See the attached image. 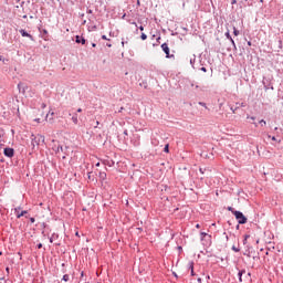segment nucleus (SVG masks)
I'll return each mask as SVG.
<instances>
[{
	"label": "nucleus",
	"instance_id": "1",
	"mask_svg": "<svg viewBox=\"0 0 283 283\" xmlns=\"http://www.w3.org/2000/svg\"><path fill=\"white\" fill-rule=\"evenodd\" d=\"M239 224H247V217L240 211H232Z\"/></svg>",
	"mask_w": 283,
	"mask_h": 283
},
{
	"label": "nucleus",
	"instance_id": "2",
	"mask_svg": "<svg viewBox=\"0 0 283 283\" xmlns=\"http://www.w3.org/2000/svg\"><path fill=\"white\" fill-rule=\"evenodd\" d=\"M161 50H163V52H165L166 59H174V55L169 54V44L163 43Z\"/></svg>",
	"mask_w": 283,
	"mask_h": 283
},
{
	"label": "nucleus",
	"instance_id": "3",
	"mask_svg": "<svg viewBox=\"0 0 283 283\" xmlns=\"http://www.w3.org/2000/svg\"><path fill=\"white\" fill-rule=\"evenodd\" d=\"M19 32L21 36H27L28 39H30V41H34V36H32V34L28 33L25 30L20 29Z\"/></svg>",
	"mask_w": 283,
	"mask_h": 283
},
{
	"label": "nucleus",
	"instance_id": "4",
	"mask_svg": "<svg viewBox=\"0 0 283 283\" xmlns=\"http://www.w3.org/2000/svg\"><path fill=\"white\" fill-rule=\"evenodd\" d=\"M4 156H7L8 158H12V156H14V149L4 148Z\"/></svg>",
	"mask_w": 283,
	"mask_h": 283
},
{
	"label": "nucleus",
	"instance_id": "5",
	"mask_svg": "<svg viewBox=\"0 0 283 283\" xmlns=\"http://www.w3.org/2000/svg\"><path fill=\"white\" fill-rule=\"evenodd\" d=\"M20 210H21V208L14 209V213L17 214V218H23V216H25L28 213L27 210L19 212Z\"/></svg>",
	"mask_w": 283,
	"mask_h": 283
},
{
	"label": "nucleus",
	"instance_id": "6",
	"mask_svg": "<svg viewBox=\"0 0 283 283\" xmlns=\"http://www.w3.org/2000/svg\"><path fill=\"white\" fill-rule=\"evenodd\" d=\"M41 138H43V137H33V138L31 139V145H32L33 147L39 146V143H41Z\"/></svg>",
	"mask_w": 283,
	"mask_h": 283
},
{
	"label": "nucleus",
	"instance_id": "7",
	"mask_svg": "<svg viewBox=\"0 0 283 283\" xmlns=\"http://www.w3.org/2000/svg\"><path fill=\"white\" fill-rule=\"evenodd\" d=\"M75 43H82V45H85V38L76 35Z\"/></svg>",
	"mask_w": 283,
	"mask_h": 283
},
{
	"label": "nucleus",
	"instance_id": "8",
	"mask_svg": "<svg viewBox=\"0 0 283 283\" xmlns=\"http://www.w3.org/2000/svg\"><path fill=\"white\" fill-rule=\"evenodd\" d=\"M244 274H247V271H245V270L240 271V272L238 273V275H239V282H244V280H242V275H244Z\"/></svg>",
	"mask_w": 283,
	"mask_h": 283
},
{
	"label": "nucleus",
	"instance_id": "9",
	"mask_svg": "<svg viewBox=\"0 0 283 283\" xmlns=\"http://www.w3.org/2000/svg\"><path fill=\"white\" fill-rule=\"evenodd\" d=\"M226 36L231 41L232 45L235 46V41H233V38H231V34L229 32L226 33Z\"/></svg>",
	"mask_w": 283,
	"mask_h": 283
},
{
	"label": "nucleus",
	"instance_id": "10",
	"mask_svg": "<svg viewBox=\"0 0 283 283\" xmlns=\"http://www.w3.org/2000/svg\"><path fill=\"white\" fill-rule=\"evenodd\" d=\"M72 122L74 123V125H78V116L74 115L72 117Z\"/></svg>",
	"mask_w": 283,
	"mask_h": 283
},
{
	"label": "nucleus",
	"instance_id": "11",
	"mask_svg": "<svg viewBox=\"0 0 283 283\" xmlns=\"http://www.w3.org/2000/svg\"><path fill=\"white\" fill-rule=\"evenodd\" d=\"M99 178H101V180H105L107 178V174L99 172Z\"/></svg>",
	"mask_w": 283,
	"mask_h": 283
},
{
	"label": "nucleus",
	"instance_id": "12",
	"mask_svg": "<svg viewBox=\"0 0 283 283\" xmlns=\"http://www.w3.org/2000/svg\"><path fill=\"white\" fill-rule=\"evenodd\" d=\"M259 125H261V127H266V120L261 119V120L259 122Z\"/></svg>",
	"mask_w": 283,
	"mask_h": 283
},
{
	"label": "nucleus",
	"instance_id": "13",
	"mask_svg": "<svg viewBox=\"0 0 283 283\" xmlns=\"http://www.w3.org/2000/svg\"><path fill=\"white\" fill-rule=\"evenodd\" d=\"M189 269H190V271H191V275H196V274L193 273V262H190V263H189Z\"/></svg>",
	"mask_w": 283,
	"mask_h": 283
},
{
	"label": "nucleus",
	"instance_id": "14",
	"mask_svg": "<svg viewBox=\"0 0 283 283\" xmlns=\"http://www.w3.org/2000/svg\"><path fill=\"white\" fill-rule=\"evenodd\" d=\"M249 238H251V235H249V234H245V235H244L243 244H247V242H248Z\"/></svg>",
	"mask_w": 283,
	"mask_h": 283
},
{
	"label": "nucleus",
	"instance_id": "15",
	"mask_svg": "<svg viewBox=\"0 0 283 283\" xmlns=\"http://www.w3.org/2000/svg\"><path fill=\"white\" fill-rule=\"evenodd\" d=\"M232 251H234V253H240V248L233 245V247H232Z\"/></svg>",
	"mask_w": 283,
	"mask_h": 283
},
{
	"label": "nucleus",
	"instance_id": "16",
	"mask_svg": "<svg viewBox=\"0 0 283 283\" xmlns=\"http://www.w3.org/2000/svg\"><path fill=\"white\" fill-rule=\"evenodd\" d=\"M233 34H234V36H238L240 34V31H238V29H235V27H233Z\"/></svg>",
	"mask_w": 283,
	"mask_h": 283
},
{
	"label": "nucleus",
	"instance_id": "17",
	"mask_svg": "<svg viewBox=\"0 0 283 283\" xmlns=\"http://www.w3.org/2000/svg\"><path fill=\"white\" fill-rule=\"evenodd\" d=\"M140 39H142V41H147V34L142 33Z\"/></svg>",
	"mask_w": 283,
	"mask_h": 283
},
{
	"label": "nucleus",
	"instance_id": "18",
	"mask_svg": "<svg viewBox=\"0 0 283 283\" xmlns=\"http://www.w3.org/2000/svg\"><path fill=\"white\" fill-rule=\"evenodd\" d=\"M164 151H165L166 154H169V144H167V145L165 146Z\"/></svg>",
	"mask_w": 283,
	"mask_h": 283
},
{
	"label": "nucleus",
	"instance_id": "19",
	"mask_svg": "<svg viewBox=\"0 0 283 283\" xmlns=\"http://www.w3.org/2000/svg\"><path fill=\"white\" fill-rule=\"evenodd\" d=\"M63 280H64V282H70V275L65 274V275L63 276Z\"/></svg>",
	"mask_w": 283,
	"mask_h": 283
},
{
	"label": "nucleus",
	"instance_id": "20",
	"mask_svg": "<svg viewBox=\"0 0 283 283\" xmlns=\"http://www.w3.org/2000/svg\"><path fill=\"white\" fill-rule=\"evenodd\" d=\"M244 255H247L248 258H251V251H249V250L245 251V252H244Z\"/></svg>",
	"mask_w": 283,
	"mask_h": 283
},
{
	"label": "nucleus",
	"instance_id": "21",
	"mask_svg": "<svg viewBox=\"0 0 283 283\" xmlns=\"http://www.w3.org/2000/svg\"><path fill=\"white\" fill-rule=\"evenodd\" d=\"M199 105H201L202 107H207V104L200 102Z\"/></svg>",
	"mask_w": 283,
	"mask_h": 283
},
{
	"label": "nucleus",
	"instance_id": "22",
	"mask_svg": "<svg viewBox=\"0 0 283 283\" xmlns=\"http://www.w3.org/2000/svg\"><path fill=\"white\" fill-rule=\"evenodd\" d=\"M102 39H103L104 41H107V35H102Z\"/></svg>",
	"mask_w": 283,
	"mask_h": 283
},
{
	"label": "nucleus",
	"instance_id": "23",
	"mask_svg": "<svg viewBox=\"0 0 283 283\" xmlns=\"http://www.w3.org/2000/svg\"><path fill=\"white\" fill-rule=\"evenodd\" d=\"M247 118H250L251 120H255V117L253 116H248Z\"/></svg>",
	"mask_w": 283,
	"mask_h": 283
},
{
	"label": "nucleus",
	"instance_id": "24",
	"mask_svg": "<svg viewBox=\"0 0 283 283\" xmlns=\"http://www.w3.org/2000/svg\"><path fill=\"white\" fill-rule=\"evenodd\" d=\"M228 211H231V213H233V211H235V210H233L231 207H229Z\"/></svg>",
	"mask_w": 283,
	"mask_h": 283
},
{
	"label": "nucleus",
	"instance_id": "25",
	"mask_svg": "<svg viewBox=\"0 0 283 283\" xmlns=\"http://www.w3.org/2000/svg\"><path fill=\"white\" fill-rule=\"evenodd\" d=\"M38 249H43V244L42 243L38 244Z\"/></svg>",
	"mask_w": 283,
	"mask_h": 283
},
{
	"label": "nucleus",
	"instance_id": "26",
	"mask_svg": "<svg viewBox=\"0 0 283 283\" xmlns=\"http://www.w3.org/2000/svg\"><path fill=\"white\" fill-rule=\"evenodd\" d=\"M140 32L145 30V27H139Z\"/></svg>",
	"mask_w": 283,
	"mask_h": 283
},
{
	"label": "nucleus",
	"instance_id": "27",
	"mask_svg": "<svg viewBox=\"0 0 283 283\" xmlns=\"http://www.w3.org/2000/svg\"><path fill=\"white\" fill-rule=\"evenodd\" d=\"M30 222L34 223V222H35L34 218H31V219H30Z\"/></svg>",
	"mask_w": 283,
	"mask_h": 283
},
{
	"label": "nucleus",
	"instance_id": "28",
	"mask_svg": "<svg viewBox=\"0 0 283 283\" xmlns=\"http://www.w3.org/2000/svg\"><path fill=\"white\" fill-rule=\"evenodd\" d=\"M196 229H200V223H197V224H196Z\"/></svg>",
	"mask_w": 283,
	"mask_h": 283
},
{
	"label": "nucleus",
	"instance_id": "29",
	"mask_svg": "<svg viewBox=\"0 0 283 283\" xmlns=\"http://www.w3.org/2000/svg\"><path fill=\"white\" fill-rule=\"evenodd\" d=\"M95 167H101V163H97V164L95 165Z\"/></svg>",
	"mask_w": 283,
	"mask_h": 283
},
{
	"label": "nucleus",
	"instance_id": "30",
	"mask_svg": "<svg viewBox=\"0 0 283 283\" xmlns=\"http://www.w3.org/2000/svg\"><path fill=\"white\" fill-rule=\"evenodd\" d=\"M201 70H202V72H207V69H206V67H202Z\"/></svg>",
	"mask_w": 283,
	"mask_h": 283
},
{
	"label": "nucleus",
	"instance_id": "31",
	"mask_svg": "<svg viewBox=\"0 0 283 283\" xmlns=\"http://www.w3.org/2000/svg\"><path fill=\"white\" fill-rule=\"evenodd\" d=\"M199 171H200V174H205V171L202 170V168H201V169H199Z\"/></svg>",
	"mask_w": 283,
	"mask_h": 283
},
{
	"label": "nucleus",
	"instance_id": "32",
	"mask_svg": "<svg viewBox=\"0 0 283 283\" xmlns=\"http://www.w3.org/2000/svg\"><path fill=\"white\" fill-rule=\"evenodd\" d=\"M245 277H251V273H248Z\"/></svg>",
	"mask_w": 283,
	"mask_h": 283
},
{
	"label": "nucleus",
	"instance_id": "33",
	"mask_svg": "<svg viewBox=\"0 0 283 283\" xmlns=\"http://www.w3.org/2000/svg\"><path fill=\"white\" fill-rule=\"evenodd\" d=\"M92 48H96V43H93V44H92Z\"/></svg>",
	"mask_w": 283,
	"mask_h": 283
},
{
	"label": "nucleus",
	"instance_id": "34",
	"mask_svg": "<svg viewBox=\"0 0 283 283\" xmlns=\"http://www.w3.org/2000/svg\"><path fill=\"white\" fill-rule=\"evenodd\" d=\"M77 112L81 113V112H83V109H82V108H78Z\"/></svg>",
	"mask_w": 283,
	"mask_h": 283
},
{
	"label": "nucleus",
	"instance_id": "35",
	"mask_svg": "<svg viewBox=\"0 0 283 283\" xmlns=\"http://www.w3.org/2000/svg\"><path fill=\"white\" fill-rule=\"evenodd\" d=\"M198 282H199V283H202V279H198Z\"/></svg>",
	"mask_w": 283,
	"mask_h": 283
},
{
	"label": "nucleus",
	"instance_id": "36",
	"mask_svg": "<svg viewBox=\"0 0 283 283\" xmlns=\"http://www.w3.org/2000/svg\"><path fill=\"white\" fill-rule=\"evenodd\" d=\"M36 123H41V119H35Z\"/></svg>",
	"mask_w": 283,
	"mask_h": 283
},
{
	"label": "nucleus",
	"instance_id": "37",
	"mask_svg": "<svg viewBox=\"0 0 283 283\" xmlns=\"http://www.w3.org/2000/svg\"><path fill=\"white\" fill-rule=\"evenodd\" d=\"M201 235H207V233L206 232H201Z\"/></svg>",
	"mask_w": 283,
	"mask_h": 283
},
{
	"label": "nucleus",
	"instance_id": "38",
	"mask_svg": "<svg viewBox=\"0 0 283 283\" xmlns=\"http://www.w3.org/2000/svg\"><path fill=\"white\" fill-rule=\"evenodd\" d=\"M123 48H125V42H122Z\"/></svg>",
	"mask_w": 283,
	"mask_h": 283
},
{
	"label": "nucleus",
	"instance_id": "39",
	"mask_svg": "<svg viewBox=\"0 0 283 283\" xmlns=\"http://www.w3.org/2000/svg\"><path fill=\"white\" fill-rule=\"evenodd\" d=\"M231 111L233 112V114H235V109L231 108Z\"/></svg>",
	"mask_w": 283,
	"mask_h": 283
},
{
	"label": "nucleus",
	"instance_id": "40",
	"mask_svg": "<svg viewBox=\"0 0 283 283\" xmlns=\"http://www.w3.org/2000/svg\"><path fill=\"white\" fill-rule=\"evenodd\" d=\"M231 111L233 112V114H235V109L231 108Z\"/></svg>",
	"mask_w": 283,
	"mask_h": 283
},
{
	"label": "nucleus",
	"instance_id": "41",
	"mask_svg": "<svg viewBox=\"0 0 283 283\" xmlns=\"http://www.w3.org/2000/svg\"><path fill=\"white\" fill-rule=\"evenodd\" d=\"M59 149H61V151H63V147L57 148V150H59Z\"/></svg>",
	"mask_w": 283,
	"mask_h": 283
},
{
	"label": "nucleus",
	"instance_id": "42",
	"mask_svg": "<svg viewBox=\"0 0 283 283\" xmlns=\"http://www.w3.org/2000/svg\"><path fill=\"white\" fill-rule=\"evenodd\" d=\"M260 3H264V0H260Z\"/></svg>",
	"mask_w": 283,
	"mask_h": 283
},
{
	"label": "nucleus",
	"instance_id": "43",
	"mask_svg": "<svg viewBox=\"0 0 283 283\" xmlns=\"http://www.w3.org/2000/svg\"><path fill=\"white\" fill-rule=\"evenodd\" d=\"M91 174H92V172L88 174V178H92Z\"/></svg>",
	"mask_w": 283,
	"mask_h": 283
},
{
	"label": "nucleus",
	"instance_id": "44",
	"mask_svg": "<svg viewBox=\"0 0 283 283\" xmlns=\"http://www.w3.org/2000/svg\"><path fill=\"white\" fill-rule=\"evenodd\" d=\"M233 3H237V1H235V0H233V1H232V4H233Z\"/></svg>",
	"mask_w": 283,
	"mask_h": 283
},
{
	"label": "nucleus",
	"instance_id": "45",
	"mask_svg": "<svg viewBox=\"0 0 283 283\" xmlns=\"http://www.w3.org/2000/svg\"><path fill=\"white\" fill-rule=\"evenodd\" d=\"M137 4L140 6V1H137Z\"/></svg>",
	"mask_w": 283,
	"mask_h": 283
},
{
	"label": "nucleus",
	"instance_id": "46",
	"mask_svg": "<svg viewBox=\"0 0 283 283\" xmlns=\"http://www.w3.org/2000/svg\"><path fill=\"white\" fill-rule=\"evenodd\" d=\"M272 140H276V138H275V137H272Z\"/></svg>",
	"mask_w": 283,
	"mask_h": 283
},
{
	"label": "nucleus",
	"instance_id": "47",
	"mask_svg": "<svg viewBox=\"0 0 283 283\" xmlns=\"http://www.w3.org/2000/svg\"><path fill=\"white\" fill-rule=\"evenodd\" d=\"M254 126L258 127V124L254 123Z\"/></svg>",
	"mask_w": 283,
	"mask_h": 283
},
{
	"label": "nucleus",
	"instance_id": "48",
	"mask_svg": "<svg viewBox=\"0 0 283 283\" xmlns=\"http://www.w3.org/2000/svg\"><path fill=\"white\" fill-rule=\"evenodd\" d=\"M7 271H10V268H7Z\"/></svg>",
	"mask_w": 283,
	"mask_h": 283
},
{
	"label": "nucleus",
	"instance_id": "49",
	"mask_svg": "<svg viewBox=\"0 0 283 283\" xmlns=\"http://www.w3.org/2000/svg\"><path fill=\"white\" fill-rule=\"evenodd\" d=\"M249 45H251V42H248Z\"/></svg>",
	"mask_w": 283,
	"mask_h": 283
},
{
	"label": "nucleus",
	"instance_id": "50",
	"mask_svg": "<svg viewBox=\"0 0 283 283\" xmlns=\"http://www.w3.org/2000/svg\"><path fill=\"white\" fill-rule=\"evenodd\" d=\"M96 125H99V123H98V122H96Z\"/></svg>",
	"mask_w": 283,
	"mask_h": 283
},
{
	"label": "nucleus",
	"instance_id": "51",
	"mask_svg": "<svg viewBox=\"0 0 283 283\" xmlns=\"http://www.w3.org/2000/svg\"><path fill=\"white\" fill-rule=\"evenodd\" d=\"M62 158H64V159H65V156H62Z\"/></svg>",
	"mask_w": 283,
	"mask_h": 283
},
{
	"label": "nucleus",
	"instance_id": "52",
	"mask_svg": "<svg viewBox=\"0 0 283 283\" xmlns=\"http://www.w3.org/2000/svg\"><path fill=\"white\" fill-rule=\"evenodd\" d=\"M0 255H2L1 251H0Z\"/></svg>",
	"mask_w": 283,
	"mask_h": 283
}]
</instances>
